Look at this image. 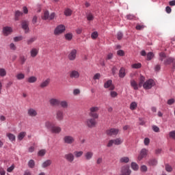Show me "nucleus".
I'll use <instances>...</instances> for the list:
<instances>
[{
	"instance_id": "obj_1",
	"label": "nucleus",
	"mask_w": 175,
	"mask_h": 175,
	"mask_svg": "<svg viewBox=\"0 0 175 175\" xmlns=\"http://www.w3.org/2000/svg\"><path fill=\"white\" fill-rule=\"evenodd\" d=\"M45 128L51 132V133H55L56 135H58L61 133V131H62V129L59 126H55L53 123V122L51 121H46L45 122Z\"/></svg>"
},
{
	"instance_id": "obj_2",
	"label": "nucleus",
	"mask_w": 175,
	"mask_h": 175,
	"mask_svg": "<svg viewBox=\"0 0 175 175\" xmlns=\"http://www.w3.org/2000/svg\"><path fill=\"white\" fill-rule=\"evenodd\" d=\"M99 111V108L98 107H92L90 108L89 116L92 117V118H99V114L98 113Z\"/></svg>"
},
{
	"instance_id": "obj_3",
	"label": "nucleus",
	"mask_w": 175,
	"mask_h": 175,
	"mask_svg": "<svg viewBox=\"0 0 175 175\" xmlns=\"http://www.w3.org/2000/svg\"><path fill=\"white\" fill-rule=\"evenodd\" d=\"M124 143V139L122 138H116L115 139H111L108 142V144L107 145V147H113V145L114 144L115 146H120Z\"/></svg>"
},
{
	"instance_id": "obj_4",
	"label": "nucleus",
	"mask_w": 175,
	"mask_h": 175,
	"mask_svg": "<svg viewBox=\"0 0 175 175\" xmlns=\"http://www.w3.org/2000/svg\"><path fill=\"white\" fill-rule=\"evenodd\" d=\"M66 29V27H65V25H59L56 27V28L54 30V35H61V33H64V32H65Z\"/></svg>"
},
{
	"instance_id": "obj_5",
	"label": "nucleus",
	"mask_w": 175,
	"mask_h": 175,
	"mask_svg": "<svg viewBox=\"0 0 175 175\" xmlns=\"http://www.w3.org/2000/svg\"><path fill=\"white\" fill-rule=\"evenodd\" d=\"M96 118H90L87 119L85 124L88 128H95L96 126Z\"/></svg>"
},
{
	"instance_id": "obj_6",
	"label": "nucleus",
	"mask_w": 175,
	"mask_h": 175,
	"mask_svg": "<svg viewBox=\"0 0 175 175\" xmlns=\"http://www.w3.org/2000/svg\"><path fill=\"white\" fill-rule=\"evenodd\" d=\"M155 85V82L152 79H148L143 84L144 90H151Z\"/></svg>"
},
{
	"instance_id": "obj_7",
	"label": "nucleus",
	"mask_w": 175,
	"mask_h": 175,
	"mask_svg": "<svg viewBox=\"0 0 175 175\" xmlns=\"http://www.w3.org/2000/svg\"><path fill=\"white\" fill-rule=\"evenodd\" d=\"M63 142L64 144H73L75 143V137L69 135H65L63 137Z\"/></svg>"
},
{
	"instance_id": "obj_8",
	"label": "nucleus",
	"mask_w": 175,
	"mask_h": 175,
	"mask_svg": "<svg viewBox=\"0 0 175 175\" xmlns=\"http://www.w3.org/2000/svg\"><path fill=\"white\" fill-rule=\"evenodd\" d=\"M13 32V28L9 26H5L3 27L2 33L3 36H9V35H12Z\"/></svg>"
},
{
	"instance_id": "obj_9",
	"label": "nucleus",
	"mask_w": 175,
	"mask_h": 175,
	"mask_svg": "<svg viewBox=\"0 0 175 175\" xmlns=\"http://www.w3.org/2000/svg\"><path fill=\"white\" fill-rule=\"evenodd\" d=\"M118 133H120V129H110L106 131L108 136H117Z\"/></svg>"
},
{
	"instance_id": "obj_10",
	"label": "nucleus",
	"mask_w": 175,
	"mask_h": 175,
	"mask_svg": "<svg viewBox=\"0 0 175 175\" xmlns=\"http://www.w3.org/2000/svg\"><path fill=\"white\" fill-rule=\"evenodd\" d=\"M77 57V50L72 49L68 53V58L70 61H75Z\"/></svg>"
},
{
	"instance_id": "obj_11",
	"label": "nucleus",
	"mask_w": 175,
	"mask_h": 175,
	"mask_svg": "<svg viewBox=\"0 0 175 175\" xmlns=\"http://www.w3.org/2000/svg\"><path fill=\"white\" fill-rule=\"evenodd\" d=\"M172 64V68L175 69V58L172 57H168L164 60V65H170Z\"/></svg>"
},
{
	"instance_id": "obj_12",
	"label": "nucleus",
	"mask_w": 175,
	"mask_h": 175,
	"mask_svg": "<svg viewBox=\"0 0 175 175\" xmlns=\"http://www.w3.org/2000/svg\"><path fill=\"white\" fill-rule=\"evenodd\" d=\"M70 77L71 79H75V80H77V79H80V72H79V70H72L70 72Z\"/></svg>"
},
{
	"instance_id": "obj_13",
	"label": "nucleus",
	"mask_w": 175,
	"mask_h": 175,
	"mask_svg": "<svg viewBox=\"0 0 175 175\" xmlns=\"http://www.w3.org/2000/svg\"><path fill=\"white\" fill-rule=\"evenodd\" d=\"M64 159H66L67 162L72 163V162L75 161V154H73L72 152L67 153L64 155Z\"/></svg>"
},
{
	"instance_id": "obj_14",
	"label": "nucleus",
	"mask_w": 175,
	"mask_h": 175,
	"mask_svg": "<svg viewBox=\"0 0 175 175\" xmlns=\"http://www.w3.org/2000/svg\"><path fill=\"white\" fill-rule=\"evenodd\" d=\"M132 171L129 169V166H123L121 168L120 175H131Z\"/></svg>"
},
{
	"instance_id": "obj_15",
	"label": "nucleus",
	"mask_w": 175,
	"mask_h": 175,
	"mask_svg": "<svg viewBox=\"0 0 175 175\" xmlns=\"http://www.w3.org/2000/svg\"><path fill=\"white\" fill-rule=\"evenodd\" d=\"M147 152H148V150L146 148H143L141 150L139 154L137 157V161H140L143 158H146L147 157Z\"/></svg>"
},
{
	"instance_id": "obj_16",
	"label": "nucleus",
	"mask_w": 175,
	"mask_h": 175,
	"mask_svg": "<svg viewBox=\"0 0 175 175\" xmlns=\"http://www.w3.org/2000/svg\"><path fill=\"white\" fill-rule=\"evenodd\" d=\"M55 118L57 121H62L64 120V111L61 109L56 110Z\"/></svg>"
},
{
	"instance_id": "obj_17",
	"label": "nucleus",
	"mask_w": 175,
	"mask_h": 175,
	"mask_svg": "<svg viewBox=\"0 0 175 175\" xmlns=\"http://www.w3.org/2000/svg\"><path fill=\"white\" fill-rule=\"evenodd\" d=\"M50 83H51V79L50 78H47L46 79H44L40 83V88H46L50 85Z\"/></svg>"
},
{
	"instance_id": "obj_18",
	"label": "nucleus",
	"mask_w": 175,
	"mask_h": 175,
	"mask_svg": "<svg viewBox=\"0 0 175 175\" xmlns=\"http://www.w3.org/2000/svg\"><path fill=\"white\" fill-rule=\"evenodd\" d=\"M148 166H157L158 165V159L155 158L150 159L146 161Z\"/></svg>"
},
{
	"instance_id": "obj_19",
	"label": "nucleus",
	"mask_w": 175,
	"mask_h": 175,
	"mask_svg": "<svg viewBox=\"0 0 175 175\" xmlns=\"http://www.w3.org/2000/svg\"><path fill=\"white\" fill-rule=\"evenodd\" d=\"M104 88H109L110 91H113V90L115 88L114 85H113V81L108 80L107 82H105L104 83Z\"/></svg>"
},
{
	"instance_id": "obj_20",
	"label": "nucleus",
	"mask_w": 175,
	"mask_h": 175,
	"mask_svg": "<svg viewBox=\"0 0 175 175\" xmlns=\"http://www.w3.org/2000/svg\"><path fill=\"white\" fill-rule=\"evenodd\" d=\"M84 158L85 161H91L92 158H94V152L92 151H88L84 154Z\"/></svg>"
},
{
	"instance_id": "obj_21",
	"label": "nucleus",
	"mask_w": 175,
	"mask_h": 175,
	"mask_svg": "<svg viewBox=\"0 0 175 175\" xmlns=\"http://www.w3.org/2000/svg\"><path fill=\"white\" fill-rule=\"evenodd\" d=\"M27 115L29 117H36V116H38V111H36L35 109L29 108L27 110Z\"/></svg>"
},
{
	"instance_id": "obj_22",
	"label": "nucleus",
	"mask_w": 175,
	"mask_h": 175,
	"mask_svg": "<svg viewBox=\"0 0 175 175\" xmlns=\"http://www.w3.org/2000/svg\"><path fill=\"white\" fill-rule=\"evenodd\" d=\"M22 28L24 29L25 33H28L29 32V27H28V22L23 21L21 23Z\"/></svg>"
},
{
	"instance_id": "obj_23",
	"label": "nucleus",
	"mask_w": 175,
	"mask_h": 175,
	"mask_svg": "<svg viewBox=\"0 0 175 175\" xmlns=\"http://www.w3.org/2000/svg\"><path fill=\"white\" fill-rule=\"evenodd\" d=\"M52 163H53V161L50 159H47L42 163L41 166L42 169H46V167H49V166H51Z\"/></svg>"
},
{
	"instance_id": "obj_24",
	"label": "nucleus",
	"mask_w": 175,
	"mask_h": 175,
	"mask_svg": "<svg viewBox=\"0 0 175 175\" xmlns=\"http://www.w3.org/2000/svg\"><path fill=\"white\" fill-rule=\"evenodd\" d=\"M49 103L51 106H59V100L58 98H51Z\"/></svg>"
},
{
	"instance_id": "obj_25",
	"label": "nucleus",
	"mask_w": 175,
	"mask_h": 175,
	"mask_svg": "<svg viewBox=\"0 0 175 175\" xmlns=\"http://www.w3.org/2000/svg\"><path fill=\"white\" fill-rule=\"evenodd\" d=\"M38 54H39V49H38L36 48H33L31 49L30 55H31V57H32V58H35V57H36V55H38Z\"/></svg>"
},
{
	"instance_id": "obj_26",
	"label": "nucleus",
	"mask_w": 175,
	"mask_h": 175,
	"mask_svg": "<svg viewBox=\"0 0 175 175\" xmlns=\"http://www.w3.org/2000/svg\"><path fill=\"white\" fill-rule=\"evenodd\" d=\"M27 81L30 84H33L34 83H36V81H38V78L35 76H31L27 79Z\"/></svg>"
},
{
	"instance_id": "obj_27",
	"label": "nucleus",
	"mask_w": 175,
	"mask_h": 175,
	"mask_svg": "<svg viewBox=\"0 0 175 175\" xmlns=\"http://www.w3.org/2000/svg\"><path fill=\"white\" fill-rule=\"evenodd\" d=\"M23 12L20 11V10H16L15 11V14H14V20L15 21H18V20H20V17H21V16H23Z\"/></svg>"
},
{
	"instance_id": "obj_28",
	"label": "nucleus",
	"mask_w": 175,
	"mask_h": 175,
	"mask_svg": "<svg viewBox=\"0 0 175 175\" xmlns=\"http://www.w3.org/2000/svg\"><path fill=\"white\" fill-rule=\"evenodd\" d=\"M25 136H27V132L22 131L18 133V135L17 136V139H18V140H19V142H21V140H23V139H24V137Z\"/></svg>"
},
{
	"instance_id": "obj_29",
	"label": "nucleus",
	"mask_w": 175,
	"mask_h": 175,
	"mask_svg": "<svg viewBox=\"0 0 175 175\" xmlns=\"http://www.w3.org/2000/svg\"><path fill=\"white\" fill-rule=\"evenodd\" d=\"M61 107H62L63 109H68L69 104L68 103V101L66 100H62L59 101V104Z\"/></svg>"
},
{
	"instance_id": "obj_30",
	"label": "nucleus",
	"mask_w": 175,
	"mask_h": 175,
	"mask_svg": "<svg viewBox=\"0 0 175 175\" xmlns=\"http://www.w3.org/2000/svg\"><path fill=\"white\" fill-rule=\"evenodd\" d=\"M16 79L17 80H24V79H25V74L23 72H18L16 75Z\"/></svg>"
},
{
	"instance_id": "obj_31",
	"label": "nucleus",
	"mask_w": 175,
	"mask_h": 175,
	"mask_svg": "<svg viewBox=\"0 0 175 175\" xmlns=\"http://www.w3.org/2000/svg\"><path fill=\"white\" fill-rule=\"evenodd\" d=\"M7 137H8L9 140L11 142H16V135L14 134H12L10 133H8L6 134Z\"/></svg>"
},
{
	"instance_id": "obj_32",
	"label": "nucleus",
	"mask_w": 175,
	"mask_h": 175,
	"mask_svg": "<svg viewBox=\"0 0 175 175\" xmlns=\"http://www.w3.org/2000/svg\"><path fill=\"white\" fill-rule=\"evenodd\" d=\"M83 154H84V152H83L82 150H80V151L76 150L74 152V156L75 157V158H81Z\"/></svg>"
},
{
	"instance_id": "obj_33",
	"label": "nucleus",
	"mask_w": 175,
	"mask_h": 175,
	"mask_svg": "<svg viewBox=\"0 0 175 175\" xmlns=\"http://www.w3.org/2000/svg\"><path fill=\"white\" fill-rule=\"evenodd\" d=\"M126 75V74L125 73V68H121L119 71V77H120L121 79H124V77H125Z\"/></svg>"
},
{
	"instance_id": "obj_34",
	"label": "nucleus",
	"mask_w": 175,
	"mask_h": 175,
	"mask_svg": "<svg viewBox=\"0 0 175 175\" xmlns=\"http://www.w3.org/2000/svg\"><path fill=\"white\" fill-rule=\"evenodd\" d=\"M119 162L120 163H128V162H129V157H123L120 159Z\"/></svg>"
},
{
	"instance_id": "obj_35",
	"label": "nucleus",
	"mask_w": 175,
	"mask_h": 175,
	"mask_svg": "<svg viewBox=\"0 0 175 175\" xmlns=\"http://www.w3.org/2000/svg\"><path fill=\"white\" fill-rule=\"evenodd\" d=\"M131 169H133V170H134L135 172H137V170H139V165H137V163H135V162H132L131 163Z\"/></svg>"
},
{
	"instance_id": "obj_36",
	"label": "nucleus",
	"mask_w": 175,
	"mask_h": 175,
	"mask_svg": "<svg viewBox=\"0 0 175 175\" xmlns=\"http://www.w3.org/2000/svg\"><path fill=\"white\" fill-rule=\"evenodd\" d=\"M131 85L133 88V90H139V86L137 85V83H136L135 80L131 81Z\"/></svg>"
},
{
	"instance_id": "obj_37",
	"label": "nucleus",
	"mask_w": 175,
	"mask_h": 175,
	"mask_svg": "<svg viewBox=\"0 0 175 175\" xmlns=\"http://www.w3.org/2000/svg\"><path fill=\"white\" fill-rule=\"evenodd\" d=\"M166 58L167 57H166V54H165V53L161 52L159 53V61H163V62H165V59H166Z\"/></svg>"
},
{
	"instance_id": "obj_38",
	"label": "nucleus",
	"mask_w": 175,
	"mask_h": 175,
	"mask_svg": "<svg viewBox=\"0 0 175 175\" xmlns=\"http://www.w3.org/2000/svg\"><path fill=\"white\" fill-rule=\"evenodd\" d=\"M86 18L88 21H92L94 18H95V16H94V14H92V13L90 12L86 14Z\"/></svg>"
},
{
	"instance_id": "obj_39",
	"label": "nucleus",
	"mask_w": 175,
	"mask_h": 175,
	"mask_svg": "<svg viewBox=\"0 0 175 175\" xmlns=\"http://www.w3.org/2000/svg\"><path fill=\"white\" fill-rule=\"evenodd\" d=\"M66 40H72L73 39V34L72 33H68L64 35Z\"/></svg>"
},
{
	"instance_id": "obj_40",
	"label": "nucleus",
	"mask_w": 175,
	"mask_h": 175,
	"mask_svg": "<svg viewBox=\"0 0 175 175\" xmlns=\"http://www.w3.org/2000/svg\"><path fill=\"white\" fill-rule=\"evenodd\" d=\"M36 39H38V38L36 37H31L29 39L27 40V44H32L33 43V42H36Z\"/></svg>"
},
{
	"instance_id": "obj_41",
	"label": "nucleus",
	"mask_w": 175,
	"mask_h": 175,
	"mask_svg": "<svg viewBox=\"0 0 175 175\" xmlns=\"http://www.w3.org/2000/svg\"><path fill=\"white\" fill-rule=\"evenodd\" d=\"M50 16V13L49 11H45L44 12V16H42V20H49Z\"/></svg>"
},
{
	"instance_id": "obj_42",
	"label": "nucleus",
	"mask_w": 175,
	"mask_h": 175,
	"mask_svg": "<svg viewBox=\"0 0 175 175\" xmlns=\"http://www.w3.org/2000/svg\"><path fill=\"white\" fill-rule=\"evenodd\" d=\"M72 10L69 9V8H67L64 10V14L67 16V17H69L70 16H72Z\"/></svg>"
},
{
	"instance_id": "obj_43",
	"label": "nucleus",
	"mask_w": 175,
	"mask_h": 175,
	"mask_svg": "<svg viewBox=\"0 0 175 175\" xmlns=\"http://www.w3.org/2000/svg\"><path fill=\"white\" fill-rule=\"evenodd\" d=\"M46 149H42L38 151V157H44L46 155Z\"/></svg>"
},
{
	"instance_id": "obj_44",
	"label": "nucleus",
	"mask_w": 175,
	"mask_h": 175,
	"mask_svg": "<svg viewBox=\"0 0 175 175\" xmlns=\"http://www.w3.org/2000/svg\"><path fill=\"white\" fill-rule=\"evenodd\" d=\"M28 166L30 169H33V167H35V161L33 159L29 160L28 162Z\"/></svg>"
},
{
	"instance_id": "obj_45",
	"label": "nucleus",
	"mask_w": 175,
	"mask_h": 175,
	"mask_svg": "<svg viewBox=\"0 0 175 175\" xmlns=\"http://www.w3.org/2000/svg\"><path fill=\"white\" fill-rule=\"evenodd\" d=\"M145 80H146V78L143 77V75H141L139 79V87H142L143 84H144Z\"/></svg>"
},
{
	"instance_id": "obj_46",
	"label": "nucleus",
	"mask_w": 175,
	"mask_h": 175,
	"mask_svg": "<svg viewBox=\"0 0 175 175\" xmlns=\"http://www.w3.org/2000/svg\"><path fill=\"white\" fill-rule=\"evenodd\" d=\"M7 72L5 68H0V76L1 77H5L6 76Z\"/></svg>"
},
{
	"instance_id": "obj_47",
	"label": "nucleus",
	"mask_w": 175,
	"mask_h": 175,
	"mask_svg": "<svg viewBox=\"0 0 175 175\" xmlns=\"http://www.w3.org/2000/svg\"><path fill=\"white\" fill-rule=\"evenodd\" d=\"M136 107H137V103L136 102H133L130 105L131 110H136Z\"/></svg>"
},
{
	"instance_id": "obj_48",
	"label": "nucleus",
	"mask_w": 175,
	"mask_h": 175,
	"mask_svg": "<svg viewBox=\"0 0 175 175\" xmlns=\"http://www.w3.org/2000/svg\"><path fill=\"white\" fill-rule=\"evenodd\" d=\"M152 58H154V53L152 52H149L147 54V60L148 61H151V59H152Z\"/></svg>"
},
{
	"instance_id": "obj_49",
	"label": "nucleus",
	"mask_w": 175,
	"mask_h": 175,
	"mask_svg": "<svg viewBox=\"0 0 175 175\" xmlns=\"http://www.w3.org/2000/svg\"><path fill=\"white\" fill-rule=\"evenodd\" d=\"M131 67L133 68V69H140V68H142V64L140 63L134 64L131 66Z\"/></svg>"
},
{
	"instance_id": "obj_50",
	"label": "nucleus",
	"mask_w": 175,
	"mask_h": 175,
	"mask_svg": "<svg viewBox=\"0 0 175 175\" xmlns=\"http://www.w3.org/2000/svg\"><path fill=\"white\" fill-rule=\"evenodd\" d=\"M165 170H166V172H168L169 173H170V172H173V167H172L170 166V165L166 164L165 165Z\"/></svg>"
},
{
	"instance_id": "obj_51",
	"label": "nucleus",
	"mask_w": 175,
	"mask_h": 175,
	"mask_svg": "<svg viewBox=\"0 0 175 175\" xmlns=\"http://www.w3.org/2000/svg\"><path fill=\"white\" fill-rule=\"evenodd\" d=\"M140 170H141V172L146 173V172H147V170H148V168L147 167V166L146 165H143L141 166Z\"/></svg>"
},
{
	"instance_id": "obj_52",
	"label": "nucleus",
	"mask_w": 175,
	"mask_h": 175,
	"mask_svg": "<svg viewBox=\"0 0 175 175\" xmlns=\"http://www.w3.org/2000/svg\"><path fill=\"white\" fill-rule=\"evenodd\" d=\"M123 37H124V34L122 33V32L119 31L117 33V39L118 40H121V39H122Z\"/></svg>"
},
{
	"instance_id": "obj_53",
	"label": "nucleus",
	"mask_w": 175,
	"mask_h": 175,
	"mask_svg": "<svg viewBox=\"0 0 175 175\" xmlns=\"http://www.w3.org/2000/svg\"><path fill=\"white\" fill-rule=\"evenodd\" d=\"M110 95L111 98H117V96H118V93H117V92L115 91H111Z\"/></svg>"
},
{
	"instance_id": "obj_54",
	"label": "nucleus",
	"mask_w": 175,
	"mask_h": 175,
	"mask_svg": "<svg viewBox=\"0 0 175 175\" xmlns=\"http://www.w3.org/2000/svg\"><path fill=\"white\" fill-rule=\"evenodd\" d=\"M169 136L171 139H174V140H175V131H170L169 133Z\"/></svg>"
},
{
	"instance_id": "obj_55",
	"label": "nucleus",
	"mask_w": 175,
	"mask_h": 175,
	"mask_svg": "<svg viewBox=\"0 0 175 175\" xmlns=\"http://www.w3.org/2000/svg\"><path fill=\"white\" fill-rule=\"evenodd\" d=\"M80 92H81L80 89H74L72 94L73 95L77 96V95H80Z\"/></svg>"
},
{
	"instance_id": "obj_56",
	"label": "nucleus",
	"mask_w": 175,
	"mask_h": 175,
	"mask_svg": "<svg viewBox=\"0 0 175 175\" xmlns=\"http://www.w3.org/2000/svg\"><path fill=\"white\" fill-rule=\"evenodd\" d=\"M145 26L143 25H137L135 29L137 31H142V29H144Z\"/></svg>"
},
{
	"instance_id": "obj_57",
	"label": "nucleus",
	"mask_w": 175,
	"mask_h": 175,
	"mask_svg": "<svg viewBox=\"0 0 175 175\" xmlns=\"http://www.w3.org/2000/svg\"><path fill=\"white\" fill-rule=\"evenodd\" d=\"M20 60L22 64H25V62L27 61V57L25 56L22 55L20 57Z\"/></svg>"
},
{
	"instance_id": "obj_58",
	"label": "nucleus",
	"mask_w": 175,
	"mask_h": 175,
	"mask_svg": "<svg viewBox=\"0 0 175 175\" xmlns=\"http://www.w3.org/2000/svg\"><path fill=\"white\" fill-rule=\"evenodd\" d=\"M23 36H16L14 38V42H20L21 40H23Z\"/></svg>"
},
{
	"instance_id": "obj_59",
	"label": "nucleus",
	"mask_w": 175,
	"mask_h": 175,
	"mask_svg": "<svg viewBox=\"0 0 175 175\" xmlns=\"http://www.w3.org/2000/svg\"><path fill=\"white\" fill-rule=\"evenodd\" d=\"M92 39H96L98 38V31H94L91 34Z\"/></svg>"
},
{
	"instance_id": "obj_60",
	"label": "nucleus",
	"mask_w": 175,
	"mask_h": 175,
	"mask_svg": "<svg viewBox=\"0 0 175 175\" xmlns=\"http://www.w3.org/2000/svg\"><path fill=\"white\" fill-rule=\"evenodd\" d=\"M117 54L120 55V57H124L125 55V53L122 50L118 51Z\"/></svg>"
},
{
	"instance_id": "obj_61",
	"label": "nucleus",
	"mask_w": 175,
	"mask_h": 175,
	"mask_svg": "<svg viewBox=\"0 0 175 175\" xmlns=\"http://www.w3.org/2000/svg\"><path fill=\"white\" fill-rule=\"evenodd\" d=\"M10 50L15 51L17 49V47H16V44H14V43H11L10 44Z\"/></svg>"
},
{
	"instance_id": "obj_62",
	"label": "nucleus",
	"mask_w": 175,
	"mask_h": 175,
	"mask_svg": "<svg viewBox=\"0 0 175 175\" xmlns=\"http://www.w3.org/2000/svg\"><path fill=\"white\" fill-rule=\"evenodd\" d=\"M144 143L145 146H148V144H150V138L146 137L144 140Z\"/></svg>"
},
{
	"instance_id": "obj_63",
	"label": "nucleus",
	"mask_w": 175,
	"mask_h": 175,
	"mask_svg": "<svg viewBox=\"0 0 175 175\" xmlns=\"http://www.w3.org/2000/svg\"><path fill=\"white\" fill-rule=\"evenodd\" d=\"M54 18H55V12H52L50 15H49V18L48 20H54Z\"/></svg>"
},
{
	"instance_id": "obj_64",
	"label": "nucleus",
	"mask_w": 175,
	"mask_h": 175,
	"mask_svg": "<svg viewBox=\"0 0 175 175\" xmlns=\"http://www.w3.org/2000/svg\"><path fill=\"white\" fill-rule=\"evenodd\" d=\"M0 174L1 175L6 174V171H5V169H3V167H0Z\"/></svg>"
}]
</instances>
